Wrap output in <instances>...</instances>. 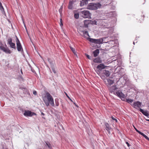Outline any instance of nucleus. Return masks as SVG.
<instances>
[{
	"mask_svg": "<svg viewBox=\"0 0 149 149\" xmlns=\"http://www.w3.org/2000/svg\"><path fill=\"white\" fill-rule=\"evenodd\" d=\"M113 0H103V3L105 5H107L112 2Z\"/></svg>",
	"mask_w": 149,
	"mask_h": 149,
	"instance_id": "18",
	"label": "nucleus"
},
{
	"mask_svg": "<svg viewBox=\"0 0 149 149\" xmlns=\"http://www.w3.org/2000/svg\"><path fill=\"white\" fill-rule=\"evenodd\" d=\"M84 25L83 27L85 28L88 27V25L90 24L91 20H85L84 21Z\"/></svg>",
	"mask_w": 149,
	"mask_h": 149,
	"instance_id": "11",
	"label": "nucleus"
},
{
	"mask_svg": "<svg viewBox=\"0 0 149 149\" xmlns=\"http://www.w3.org/2000/svg\"><path fill=\"white\" fill-rule=\"evenodd\" d=\"M111 118L113 120H115L116 122H118L117 120L116 119L114 118L113 116H112Z\"/></svg>",
	"mask_w": 149,
	"mask_h": 149,
	"instance_id": "40",
	"label": "nucleus"
},
{
	"mask_svg": "<svg viewBox=\"0 0 149 149\" xmlns=\"http://www.w3.org/2000/svg\"><path fill=\"white\" fill-rule=\"evenodd\" d=\"M97 22L95 20H94L93 21H92L91 20V23L90 24H97Z\"/></svg>",
	"mask_w": 149,
	"mask_h": 149,
	"instance_id": "36",
	"label": "nucleus"
},
{
	"mask_svg": "<svg viewBox=\"0 0 149 149\" xmlns=\"http://www.w3.org/2000/svg\"><path fill=\"white\" fill-rule=\"evenodd\" d=\"M45 142L46 143V145L47 146L49 149H52V146L49 142L47 141H45Z\"/></svg>",
	"mask_w": 149,
	"mask_h": 149,
	"instance_id": "24",
	"label": "nucleus"
},
{
	"mask_svg": "<svg viewBox=\"0 0 149 149\" xmlns=\"http://www.w3.org/2000/svg\"><path fill=\"white\" fill-rule=\"evenodd\" d=\"M74 2V1H73V0H70V1L68 6V8L70 9H72V5L73 4Z\"/></svg>",
	"mask_w": 149,
	"mask_h": 149,
	"instance_id": "17",
	"label": "nucleus"
},
{
	"mask_svg": "<svg viewBox=\"0 0 149 149\" xmlns=\"http://www.w3.org/2000/svg\"><path fill=\"white\" fill-rule=\"evenodd\" d=\"M23 93L24 94V97H27V98H31V96L30 94L26 87L24 88V90H23Z\"/></svg>",
	"mask_w": 149,
	"mask_h": 149,
	"instance_id": "8",
	"label": "nucleus"
},
{
	"mask_svg": "<svg viewBox=\"0 0 149 149\" xmlns=\"http://www.w3.org/2000/svg\"><path fill=\"white\" fill-rule=\"evenodd\" d=\"M48 62H49L51 65V67L54 65V61L50 58H48Z\"/></svg>",
	"mask_w": 149,
	"mask_h": 149,
	"instance_id": "21",
	"label": "nucleus"
},
{
	"mask_svg": "<svg viewBox=\"0 0 149 149\" xmlns=\"http://www.w3.org/2000/svg\"><path fill=\"white\" fill-rule=\"evenodd\" d=\"M24 88H23L22 87H20L19 88L20 89L23 90H24Z\"/></svg>",
	"mask_w": 149,
	"mask_h": 149,
	"instance_id": "44",
	"label": "nucleus"
},
{
	"mask_svg": "<svg viewBox=\"0 0 149 149\" xmlns=\"http://www.w3.org/2000/svg\"><path fill=\"white\" fill-rule=\"evenodd\" d=\"M101 71V70H99V69H98V70H96V72L98 74H99L100 72Z\"/></svg>",
	"mask_w": 149,
	"mask_h": 149,
	"instance_id": "42",
	"label": "nucleus"
},
{
	"mask_svg": "<svg viewBox=\"0 0 149 149\" xmlns=\"http://www.w3.org/2000/svg\"><path fill=\"white\" fill-rule=\"evenodd\" d=\"M126 143L127 144L128 147H129L130 146L128 142H126Z\"/></svg>",
	"mask_w": 149,
	"mask_h": 149,
	"instance_id": "43",
	"label": "nucleus"
},
{
	"mask_svg": "<svg viewBox=\"0 0 149 149\" xmlns=\"http://www.w3.org/2000/svg\"><path fill=\"white\" fill-rule=\"evenodd\" d=\"M133 44H134H134H135V42H133Z\"/></svg>",
	"mask_w": 149,
	"mask_h": 149,
	"instance_id": "53",
	"label": "nucleus"
},
{
	"mask_svg": "<svg viewBox=\"0 0 149 149\" xmlns=\"http://www.w3.org/2000/svg\"><path fill=\"white\" fill-rule=\"evenodd\" d=\"M99 49H96V50L93 51V56L95 57H97L99 54Z\"/></svg>",
	"mask_w": 149,
	"mask_h": 149,
	"instance_id": "16",
	"label": "nucleus"
},
{
	"mask_svg": "<svg viewBox=\"0 0 149 149\" xmlns=\"http://www.w3.org/2000/svg\"><path fill=\"white\" fill-rule=\"evenodd\" d=\"M133 101V100L126 99V102L129 103L132 102Z\"/></svg>",
	"mask_w": 149,
	"mask_h": 149,
	"instance_id": "30",
	"label": "nucleus"
},
{
	"mask_svg": "<svg viewBox=\"0 0 149 149\" xmlns=\"http://www.w3.org/2000/svg\"><path fill=\"white\" fill-rule=\"evenodd\" d=\"M46 96L47 100L44 98L43 99V101L47 106H48L50 104L52 107L54 106L53 98L52 96L48 92H47L46 93Z\"/></svg>",
	"mask_w": 149,
	"mask_h": 149,
	"instance_id": "2",
	"label": "nucleus"
},
{
	"mask_svg": "<svg viewBox=\"0 0 149 149\" xmlns=\"http://www.w3.org/2000/svg\"><path fill=\"white\" fill-rule=\"evenodd\" d=\"M80 15L84 18H89L91 16V14L88 10H84L79 12Z\"/></svg>",
	"mask_w": 149,
	"mask_h": 149,
	"instance_id": "6",
	"label": "nucleus"
},
{
	"mask_svg": "<svg viewBox=\"0 0 149 149\" xmlns=\"http://www.w3.org/2000/svg\"><path fill=\"white\" fill-rule=\"evenodd\" d=\"M139 111L143 115H145L146 116L148 117H149V114L148 112V111L147 110H146L145 111H144L143 109H141V108H140V109H139Z\"/></svg>",
	"mask_w": 149,
	"mask_h": 149,
	"instance_id": "12",
	"label": "nucleus"
},
{
	"mask_svg": "<svg viewBox=\"0 0 149 149\" xmlns=\"http://www.w3.org/2000/svg\"><path fill=\"white\" fill-rule=\"evenodd\" d=\"M101 5L99 3H91L88 4L86 8L88 10H95L100 8Z\"/></svg>",
	"mask_w": 149,
	"mask_h": 149,
	"instance_id": "3",
	"label": "nucleus"
},
{
	"mask_svg": "<svg viewBox=\"0 0 149 149\" xmlns=\"http://www.w3.org/2000/svg\"><path fill=\"white\" fill-rule=\"evenodd\" d=\"M106 67L104 64H101L98 65L97 68L98 69H99V70H102V69L105 68Z\"/></svg>",
	"mask_w": 149,
	"mask_h": 149,
	"instance_id": "15",
	"label": "nucleus"
},
{
	"mask_svg": "<svg viewBox=\"0 0 149 149\" xmlns=\"http://www.w3.org/2000/svg\"><path fill=\"white\" fill-rule=\"evenodd\" d=\"M52 70L53 71V72H54V73L55 74L56 73V71L55 70V68H54V65L53 66L51 67Z\"/></svg>",
	"mask_w": 149,
	"mask_h": 149,
	"instance_id": "35",
	"label": "nucleus"
},
{
	"mask_svg": "<svg viewBox=\"0 0 149 149\" xmlns=\"http://www.w3.org/2000/svg\"><path fill=\"white\" fill-rule=\"evenodd\" d=\"M60 25L61 26H63V23H62V22L61 23Z\"/></svg>",
	"mask_w": 149,
	"mask_h": 149,
	"instance_id": "48",
	"label": "nucleus"
},
{
	"mask_svg": "<svg viewBox=\"0 0 149 149\" xmlns=\"http://www.w3.org/2000/svg\"><path fill=\"white\" fill-rule=\"evenodd\" d=\"M110 130H107L108 131V133L109 134H110V133H110Z\"/></svg>",
	"mask_w": 149,
	"mask_h": 149,
	"instance_id": "45",
	"label": "nucleus"
},
{
	"mask_svg": "<svg viewBox=\"0 0 149 149\" xmlns=\"http://www.w3.org/2000/svg\"><path fill=\"white\" fill-rule=\"evenodd\" d=\"M15 37L16 38V41L17 50L18 52H21L22 54H23L24 52L22 45L17 37L16 36H15Z\"/></svg>",
	"mask_w": 149,
	"mask_h": 149,
	"instance_id": "5",
	"label": "nucleus"
},
{
	"mask_svg": "<svg viewBox=\"0 0 149 149\" xmlns=\"http://www.w3.org/2000/svg\"><path fill=\"white\" fill-rule=\"evenodd\" d=\"M3 149H8L6 148H4L3 146Z\"/></svg>",
	"mask_w": 149,
	"mask_h": 149,
	"instance_id": "50",
	"label": "nucleus"
},
{
	"mask_svg": "<svg viewBox=\"0 0 149 149\" xmlns=\"http://www.w3.org/2000/svg\"><path fill=\"white\" fill-rule=\"evenodd\" d=\"M106 38H100L99 39H95L94 38H87L89 41L91 42L100 44H102L103 43H107L108 42H104V40Z\"/></svg>",
	"mask_w": 149,
	"mask_h": 149,
	"instance_id": "4",
	"label": "nucleus"
},
{
	"mask_svg": "<svg viewBox=\"0 0 149 149\" xmlns=\"http://www.w3.org/2000/svg\"><path fill=\"white\" fill-rule=\"evenodd\" d=\"M93 61L95 63H101L102 60L100 57H97L94 59Z\"/></svg>",
	"mask_w": 149,
	"mask_h": 149,
	"instance_id": "14",
	"label": "nucleus"
},
{
	"mask_svg": "<svg viewBox=\"0 0 149 149\" xmlns=\"http://www.w3.org/2000/svg\"><path fill=\"white\" fill-rule=\"evenodd\" d=\"M0 49L6 54H10L11 51L8 48H5L3 46V44L2 43H0Z\"/></svg>",
	"mask_w": 149,
	"mask_h": 149,
	"instance_id": "7",
	"label": "nucleus"
},
{
	"mask_svg": "<svg viewBox=\"0 0 149 149\" xmlns=\"http://www.w3.org/2000/svg\"><path fill=\"white\" fill-rule=\"evenodd\" d=\"M108 82L109 84L110 85L112 84L113 83V81L110 79H109L108 80Z\"/></svg>",
	"mask_w": 149,
	"mask_h": 149,
	"instance_id": "34",
	"label": "nucleus"
},
{
	"mask_svg": "<svg viewBox=\"0 0 149 149\" xmlns=\"http://www.w3.org/2000/svg\"><path fill=\"white\" fill-rule=\"evenodd\" d=\"M141 105V103L139 101L134 102L132 106L135 108L137 109V108H140Z\"/></svg>",
	"mask_w": 149,
	"mask_h": 149,
	"instance_id": "10",
	"label": "nucleus"
},
{
	"mask_svg": "<svg viewBox=\"0 0 149 149\" xmlns=\"http://www.w3.org/2000/svg\"><path fill=\"white\" fill-rule=\"evenodd\" d=\"M146 120L148 121L149 122V119H146Z\"/></svg>",
	"mask_w": 149,
	"mask_h": 149,
	"instance_id": "52",
	"label": "nucleus"
},
{
	"mask_svg": "<svg viewBox=\"0 0 149 149\" xmlns=\"http://www.w3.org/2000/svg\"><path fill=\"white\" fill-rule=\"evenodd\" d=\"M90 0H82L80 1V5L81 6H83L86 5L88 3V2Z\"/></svg>",
	"mask_w": 149,
	"mask_h": 149,
	"instance_id": "13",
	"label": "nucleus"
},
{
	"mask_svg": "<svg viewBox=\"0 0 149 149\" xmlns=\"http://www.w3.org/2000/svg\"><path fill=\"white\" fill-rule=\"evenodd\" d=\"M118 89V88L115 86H111L109 87V91L110 93H113L114 94L117 96L122 100V98L124 99L125 98V95L120 90L116 92H114V91Z\"/></svg>",
	"mask_w": 149,
	"mask_h": 149,
	"instance_id": "1",
	"label": "nucleus"
},
{
	"mask_svg": "<svg viewBox=\"0 0 149 149\" xmlns=\"http://www.w3.org/2000/svg\"><path fill=\"white\" fill-rule=\"evenodd\" d=\"M61 8H62V7L61 6V8L59 10V11L60 13H61Z\"/></svg>",
	"mask_w": 149,
	"mask_h": 149,
	"instance_id": "49",
	"label": "nucleus"
},
{
	"mask_svg": "<svg viewBox=\"0 0 149 149\" xmlns=\"http://www.w3.org/2000/svg\"><path fill=\"white\" fill-rule=\"evenodd\" d=\"M24 114L25 116H32L33 115H36V114L29 111H25Z\"/></svg>",
	"mask_w": 149,
	"mask_h": 149,
	"instance_id": "9",
	"label": "nucleus"
},
{
	"mask_svg": "<svg viewBox=\"0 0 149 149\" xmlns=\"http://www.w3.org/2000/svg\"><path fill=\"white\" fill-rule=\"evenodd\" d=\"M5 46L6 47V46H7L6 45V44H5Z\"/></svg>",
	"mask_w": 149,
	"mask_h": 149,
	"instance_id": "54",
	"label": "nucleus"
},
{
	"mask_svg": "<svg viewBox=\"0 0 149 149\" xmlns=\"http://www.w3.org/2000/svg\"><path fill=\"white\" fill-rule=\"evenodd\" d=\"M86 56L88 59L90 60L92 59L91 57L88 54H86Z\"/></svg>",
	"mask_w": 149,
	"mask_h": 149,
	"instance_id": "39",
	"label": "nucleus"
},
{
	"mask_svg": "<svg viewBox=\"0 0 149 149\" xmlns=\"http://www.w3.org/2000/svg\"><path fill=\"white\" fill-rule=\"evenodd\" d=\"M142 135L143 136L144 138H145L146 139L149 141V138L146 135H145L143 133L141 132V133L140 134Z\"/></svg>",
	"mask_w": 149,
	"mask_h": 149,
	"instance_id": "27",
	"label": "nucleus"
},
{
	"mask_svg": "<svg viewBox=\"0 0 149 149\" xmlns=\"http://www.w3.org/2000/svg\"><path fill=\"white\" fill-rule=\"evenodd\" d=\"M55 103L56 105V106H58L59 105L58 99V98H56L55 100Z\"/></svg>",
	"mask_w": 149,
	"mask_h": 149,
	"instance_id": "29",
	"label": "nucleus"
},
{
	"mask_svg": "<svg viewBox=\"0 0 149 149\" xmlns=\"http://www.w3.org/2000/svg\"><path fill=\"white\" fill-rule=\"evenodd\" d=\"M70 49L74 53V54L75 55H77L76 54V52L75 51V49L71 47H70Z\"/></svg>",
	"mask_w": 149,
	"mask_h": 149,
	"instance_id": "32",
	"label": "nucleus"
},
{
	"mask_svg": "<svg viewBox=\"0 0 149 149\" xmlns=\"http://www.w3.org/2000/svg\"><path fill=\"white\" fill-rule=\"evenodd\" d=\"M73 102V103H74V104H75V105L77 107V105L76 104H75V103L74 102Z\"/></svg>",
	"mask_w": 149,
	"mask_h": 149,
	"instance_id": "51",
	"label": "nucleus"
},
{
	"mask_svg": "<svg viewBox=\"0 0 149 149\" xmlns=\"http://www.w3.org/2000/svg\"><path fill=\"white\" fill-rule=\"evenodd\" d=\"M103 74H104L107 77H108L109 76L110 73L108 70H104L103 71Z\"/></svg>",
	"mask_w": 149,
	"mask_h": 149,
	"instance_id": "20",
	"label": "nucleus"
},
{
	"mask_svg": "<svg viewBox=\"0 0 149 149\" xmlns=\"http://www.w3.org/2000/svg\"><path fill=\"white\" fill-rule=\"evenodd\" d=\"M79 13L75 14L74 16V18L76 19H78L79 17Z\"/></svg>",
	"mask_w": 149,
	"mask_h": 149,
	"instance_id": "31",
	"label": "nucleus"
},
{
	"mask_svg": "<svg viewBox=\"0 0 149 149\" xmlns=\"http://www.w3.org/2000/svg\"><path fill=\"white\" fill-rule=\"evenodd\" d=\"M8 43L9 44L12 42V39L11 38H8Z\"/></svg>",
	"mask_w": 149,
	"mask_h": 149,
	"instance_id": "33",
	"label": "nucleus"
},
{
	"mask_svg": "<svg viewBox=\"0 0 149 149\" xmlns=\"http://www.w3.org/2000/svg\"><path fill=\"white\" fill-rule=\"evenodd\" d=\"M21 72H22V71H21Z\"/></svg>",
	"mask_w": 149,
	"mask_h": 149,
	"instance_id": "56",
	"label": "nucleus"
},
{
	"mask_svg": "<svg viewBox=\"0 0 149 149\" xmlns=\"http://www.w3.org/2000/svg\"><path fill=\"white\" fill-rule=\"evenodd\" d=\"M33 94L35 95H37V92L36 91L34 90L33 91Z\"/></svg>",
	"mask_w": 149,
	"mask_h": 149,
	"instance_id": "41",
	"label": "nucleus"
},
{
	"mask_svg": "<svg viewBox=\"0 0 149 149\" xmlns=\"http://www.w3.org/2000/svg\"><path fill=\"white\" fill-rule=\"evenodd\" d=\"M60 23H62V19L61 18L60 19Z\"/></svg>",
	"mask_w": 149,
	"mask_h": 149,
	"instance_id": "47",
	"label": "nucleus"
},
{
	"mask_svg": "<svg viewBox=\"0 0 149 149\" xmlns=\"http://www.w3.org/2000/svg\"><path fill=\"white\" fill-rule=\"evenodd\" d=\"M134 128V129H135V130L136 131V132H137L138 133H139V134H140L141 132H140V131H139V130H138L134 126V125H133Z\"/></svg>",
	"mask_w": 149,
	"mask_h": 149,
	"instance_id": "38",
	"label": "nucleus"
},
{
	"mask_svg": "<svg viewBox=\"0 0 149 149\" xmlns=\"http://www.w3.org/2000/svg\"><path fill=\"white\" fill-rule=\"evenodd\" d=\"M104 124L106 127V129L107 130H108L111 129V127L110 126L108 123H105Z\"/></svg>",
	"mask_w": 149,
	"mask_h": 149,
	"instance_id": "22",
	"label": "nucleus"
},
{
	"mask_svg": "<svg viewBox=\"0 0 149 149\" xmlns=\"http://www.w3.org/2000/svg\"><path fill=\"white\" fill-rule=\"evenodd\" d=\"M64 93H65V95L72 102H73V101L70 98V97L68 96L67 94L65 92H64Z\"/></svg>",
	"mask_w": 149,
	"mask_h": 149,
	"instance_id": "37",
	"label": "nucleus"
},
{
	"mask_svg": "<svg viewBox=\"0 0 149 149\" xmlns=\"http://www.w3.org/2000/svg\"><path fill=\"white\" fill-rule=\"evenodd\" d=\"M81 32L83 33L84 37L85 38H86V36H85L86 35L89 37H90L87 31H82Z\"/></svg>",
	"mask_w": 149,
	"mask_h": 149,
	"instance_id": "23",
	"label": "nucleus"
},
{
	"mask_svg": "<svg viewBox=\"0 0 149 149\" xmlns=\"http://www.w3.org/2000/svg\"><path fill=\"white\" fill-rule=\"evenodd\" d=\"M17 79L20 81H24V79L21 75L19 76Z\"/></svg>",
	"mask_w": 149,
	"mask_h": 149,
	"instance_id": "26",
	"label": "nucleus"
},
{
	"mask_svg": "<svg viewBox=\"0 0 149 149\" xmlns=\"http://www.w3.org/2000/svg\"><path fill=\"white\" fill-rule=\"evenodd\" d=\"M110 13L111 15H109V16L110 17H113L116 16V15H114V14L115 13V12L114 11L110 12Z\"/></svg>",
	"mask_w": 149,
	"mask_h": 149,
	"instance_id": "28",
	"label": "nucleus"
},
{
	"mask_svg": "<svg viewBox=\"0 0 149 149\" xmlns=\"http://www.w3.org/2000/svg\"><path fill=\"white\" fill-rule=\"evenodd\" d=\"M102 49H100V50H102Z\"/></svg>",
	"mask_w": 149,
	"mask_h": 149,
	"instance_id": "55",
	"label": "nucleus"
},
{
	"mask_svg": "<svg viewBox=\"0 0 149 149\" xmlns=\"http://www.w3.org/2000/svg\"><path fill=\"white\" fill-rule=\"evenodd\" d=\"M0 10L1 11L2 13L4 15H6L5 12L4 11V8L2 6L1 3L0 1Z\"/></svg>",
	"mask_w": 149,
	"mask_h": 149,
	"instance_id": "19",
	"label": "nucleus"
},
{
	"mask_svg": "<svg viewBox=\"0 0 149 149\" xmlns=\"http://www.w3.org/2000/svg\"><path fill=\"white\" fill-rule=\"evenodd\" d=\"M9 45H10V47L11 48L16 49V48L15 46V43L12 42L10 44H9Z\"/></svg>",
	"mask_w": 149,
	"mask_h": 149,
	"instance_id": "25",
	"label": "nucleus"
},
{
	"mask_svg": "<svg viewBox=\"0 0 149 149\" xmlns=\"http://www.w3.org/2000/svg\"><path fill=\"white\" fill-rule=\"evenodd\" d=\"M39 149H42V148H39Z\"/></svg>",
	"mask_w": 149,
	"mask_h": 149,
	"instance_id": "57",
	"label": "nucleus"
},
{
	"mask_svg": "<svg viewBox=\"0 0 149 149\" xmlns=\"http://www.w3.org/2000/svg\"><path fill=\"white\" fill-rule=\"evenodd\" d=\"M41 114L43 116H45V114L44 113H43V112H41Z\"/></svg>",
	"mask_w": 149,
	"mask_h": 149,
	"instance_id": "46",
	"label": "nucleus"
}]
</instances>
